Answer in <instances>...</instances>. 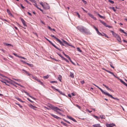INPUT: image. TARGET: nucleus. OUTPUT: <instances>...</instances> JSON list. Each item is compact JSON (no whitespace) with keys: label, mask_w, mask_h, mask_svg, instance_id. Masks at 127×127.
<instances>
[{"label":"nucleus","mask_w":127,"mask_h":127,"mask_svg":"<svg viewBox=\"0 0 127 127\" xmlns=\"http://www.w3.org/2000/svg\"><path fill=\"white\" fill-rule=\"evenodd\" d=\"M76 28L79 31L82 33H84L88 35H91L92 34L88 29L82 26H79L76 27Z\"/></svg>","instance_id":"1"},{"label":"nucleus","mask_w":127,"mask_h":127,"mask_svg":"<svg viewBox=\"0 0 127 127\" xmlns=\"http://www.w3.org/2000/svg\"><path fill=\"white\" fill-rule=\"evenodd\" d=\"M98 89L100 90V91L102 92V93L104 95H108V96L110 97L111 98H112L114 99H117V98H116L113 97L111 95L109 94L107 92H104L103 90L102 89H101L100 88H99Z\"/></svg>","instance_id":"2"},{"label":"nucleus","mask_w":127,"mask_h":127,"mask_svg":"<svg viewBox=\"0 0 127 127\" xmlns=\"http://www.w3.org/2000/svg\"><path fill=\"white\" fill-rule=\"evenodd\" d=\"M98 89L100 90V91L102 92V93L104 95H108V96L110 97L111 98H112L114 99H117V98H116L113 97L111 95L109 94L107 92H104L103 90L102 89H101L100 88H99Z\"/></svg>","instance_id":"3"},{"label":"nucleus","mask_w":127,"mask_h":127,"mask_svg":"<svg viewBox=\"0 0 127 127\" xmlns=\"http://www.w3.org/2000/svg\"><path fill=\"white\" fill-rule=\"evenodd\" d=\"M49 107L53 110H54V111L56 112L57 113L59 112V111H61V110L58 108L55 107L52 105H50Z\"/></svg>","instance_id":"4"},{"label":"nucleus","mask_w":127,"mask_h":127,"mask_svg":"<svg viewBox=\"0 0 127 127\" xmlns=\"http://www.w3.org/2000/svg\"><path fill=\"white\" fill-rule=\"evenodd\" d=\"M45 38L47 41H48L51 44H52V46H54V47H55V48H56V49L60 51H62V50H61V49L59 48H58L52 42L50 41L48 39H47L45 37Z\"/></svg>","instance_id":"5"},{"label":"nucleus","mask_w":127,"mask_h":127,"mask_svg":"<svg viewBox=\"0 0 127 127\" xmlns=\"http://www.w3.org/2000/svg\"><path fill=\"white\" fill-rule=\"evenodd\" d=\"M51 36L52 37H54L55 38L56 40L57 41L60 43V44L61 45H62L63 46H65V45L63 44V43L62 42L61 40H60L58 38H56L55 37L54 35H51Z\"/></svg>","instance_id":"6"},{"label":"nucleus","mask_w":127,"mask_h":127,"mask_svg":"<svg viewBox=\"0 0 127 127\" xmlns=\"http://www.w3.org/2000/svg\"><path fill=\"white\" fill-rule=\"evenodd\" d=\"M51 87L52 89H54L55 90H56L57 91H58L60 93V94H61L62 95H65V94L64 93L62 92L61 91H60L58 89H57L56 88H55V87H54V86H51Z\"/></svg>","instance_id":"7"},{"label":"nucleus","mask_w":127,"mask_h":127,"mask_svg":"<svg viewBox=\"0 0 127 127\" xmlns=\"http://www.w3.org/2000/svg\"><path fill=\"white\" fill-rule=\"evenodd\" d=\"M10 81H7L8 83H10V84H12L13 86L16 87H17V86L16 85H15L14 84H16V83H17L13 81L12 80H11L10 79Z\"/></svg>","instance_id":"8"},{"label":"nucleus","mask_w":127,"mask_h":127,"mask_svg":"<svg viewBox=\"0 0 127 127\" xmlns=\"http://www.w3.org/2000/svg\"><path fill=\"white\" fill-rule=\"evenodd\" d=\"M110 32H112V35H113L114 36L116 37V38H117V39L118 41H119V40L118 39V38L119 37V35H118L115 33L113 31H110Z\"/></svg>","instance_id":"9"},{"label":"nucleus","mask_w":127,"mask_h":127,"mask_svg":"<svg viewBox=\"0 0 127 127\" xmlns=\"http://www.w3.org/2000/svg\"><path fill=\"white\" fill-rule=\"evenodd\" d=\"M92 26L95 29V30H96V31L97 32V34H98L99 35H102V34H101V33H100V32H99V31L97 28H96L93 25V26Z\"/></svg>","instance_id":"10"},{"label":"nucleus","mask_w":127,"mask_h":127,"mask_svg":"<svg viewBox=\"0 0 127 127\" xmlns=\"http://www.w3.org/2000/svg\"><path fill=\"white\" fill-rule=\"evenodd\" d=\"M115 126V124L113 123L110 124H106V126L107 127H113V126Z\"/></svg>","instance_id":"11"},{"label":"nucleus","mask_w":127,"mask_h":127,"mask_svg":"<svg viewBox=\"0 0 127 127\" xmlns=\"http://www.w3.org/2000/svg\"><path fill=\"white\" fill-rule=\"evenodd\" d=\"M67 117L68 119L72 120L74 122H77V121L75 119H74L72 117H71L68 116H67Z\"/></svg>","instance_id":"12"},{"label":"nucleus","mask_w":127,"mask_h":127,"mask_svg":"<svg viewBox=\"0 0 127 127\" xmlns=\"http://www.w3.org/2000/svg\"><path fill=\"white\" fill-rule=\"evenodd\" d=\"M22 70V71H24L25 73L27 74L29 76H32L34 78V77L32 74H30L27 71L24 69H23Z\"/></svg>","instance_id":"13"},{"label":"nucleus","mask_w":127,"mask_h":127,"mask_svg":"<svg viewBox=\"0 0 127 127\" xmlns=\"http://www.w3.org/2000/svg\"><path fill=\"white\" fill-rule=\"evenodd\" d=\"M120 32L125 34V35L127 36V32H125L124 30L121 29H120Z\"/></svg>","instance_id":"14"},{"label":"nucleus","mask_w":127,"mask_h":127,"mask_svg":"<svg viewBox=\"0 0 127 127\" xmlns=\"http://www.w3.org/2000/svg\"><path fill=\"white\" fill-rule=\"evenodd\" d=\"M21 21L23 24L24 26H26L27 25H26L25 21L21 17H20Z\"/></svg>","instance_id":"15"},{"label":"nucleus","mask_w":127,"mask_h":127,"mask_svg":"<svg viewBox=\"0 0 127 127\" xmlns=\"http://www.w3.org/2000/svg\"><path fill=\"white\" fill-rule=\"evenodd\" d=\"M29 106L32 108L34 110H35V108H36V107L35 106L32 105V104H30L28 105Z\"/></svg>","instance_id":"16"},{"label":"nucleus","mask_w":127,"mask_h":127,"mask_svg":"<svg viewBox=\"0 0 127 127\" xmlns=\"http://www.w3.org/2000/svg\"><path fill=\"white\" fill-rule=\"evenodd\" d=\"M35 79L38 82H39L40 84L42 86L44 85V84L43 82H41L40 80H39V79L37 78H35Z\"/></svg>","instance_id":"17"},{"label":"nucleus","mask_w":127,"mask_h":127,"mask_svg":"<svg viewBox=\"0 0 127 127\" xmlns=\"http://www.w3.org/2000/svg\"><path fill=\"white\" fill-rule=\"evenodd\" d=\"M50 114L52 117L57 119H60V118L59 117H58L57 116H56L55 115L53 114Z\"/></svg>","instance_id":"18"},{"label":"nucleus","mask_w":127,"mask_h":127,"mask_svg":"<svg viewBox=\"0 0 127 127\" xmlns=\"http://www.w3.org/2000/svg\"><path fill=\"white\" fill-rule=\"evenodd\" d=\"M93 126L94 127H101L100 124H99L94 125Z\"/></svg>","instance_id":"19"},{"label":"nucleus","mask_w":127,"mask_h":127,"mask_svg":"<svg viewBox=\"0 0 127 127\" xmlns=\"http://www.w3.org/2000/svg\"><path fill=\"white\" fill-rule=\"evenodd\" d=\"M33 0V1H31L32 2L34 3V4H33L34 5V6H35L37 8V7H38V6H37V4L36 3V1L34 0Z\"/></svg>","instance_id":"20"},{"label":"nucleus","mask_w":127,"mask_h":127,"mask_svg":"<svg viewBox=\"0 0 127 127\" xmlns=\"http://www.w3.org/2000/svg\"><path fill=\"white\" fill-rule=\"evenodd\" d=\"M5 81H6V82L3 81H1L2 82L5 83L6 85L7 86H9V84H10V83H8V82L7 81V80H5Z\"/></svg>","instance_id":"21"},{"label":"nucleus","mask_w":127,"mask_h":127,"mask_svg":"<svg viewBox=\"0 0 127 127\" xmlns=\"http://www.w3.org/2000/svg\"><path fill=\"white\" fill-rule=\"evenodd\" d=\"M4 44L6 45V46H13V45H11V44H9V43H4Z\"/></svg>","instance_id":"22"},{"label":"nucleus","mask_w":127,"mask_h":127,"mask_svg":"<svg viewBox=\"0 0 127 127\" xmlns=\"http://www.w3.org/2000/svg\"><path fill=\"white\" fill-rule=\"evenodd\" d=\"M99 21L101 23H102V24L104 26H105V25H106V23H105L103 21H102L101 20H99Z\"/></svg>","instance_id":"23"},{"label":"nucleus","mask_w":127,"mask_h":127,"mask_svg":"<svg viewBox=\"0 0 127 127\" xmlns=\"http://www.w3.org/2000/svg\"><path fill=\"white\" fill-rule=\"evenodd\" d=\"M70 76L72 78H73L74 77V74L72 72H70Z\"/></svg>","instance_id":"24"},{"label":"nucleus","mask_w":127,"mask_h":127,"mask_svg":"<svg viewBox=\"0 0 127 127\" xmlns=\"http://www.w3.org/2000/svg\"><path fill=\"white\" fill-rule=\"evenodd\" d=\"M62 40L63 42V43H65L66 44V45H70L69 43L67 42L66 41H65L64 40H63V39H62Z\"/></svg>","instance_id":"25"},{"label":"nucleus","mask_w":127,"mask_h":127,"mask_svg":"<svg viewBox=\"0 0 127 127\" xmlns=\"http://www.w3.org/2000/svg\"><path fill=\"white\" fill-rule=\"evenodd\" d=\"M45 7H43V8L45 9H49L50 7L49 6H44Z\"/></svg>","instance_id":"26"},{"label":"nucleus","mask_w":127,"mask_h":127,"mask_svg":"<svg viewBox=\"0 0 127 127\" xmlns=\"http://www.w3.org/2000/svg\"><path fill=\"white\" fill-rule=\"evenodd\" d=\"M62 78V76L61 75H59L58 78V79H59V80L60 82L61 81Z\"/></svg>","instance_id":"27"},{"label":"nucleus","mask_w":127,"mask_h":127,"mask_svg":"<svg viewBox=\"0 0 127 127\" xmlns=\"http://www.w3.org/2000/svg\"><path fill=\"white\" fill-rule=\"evenodd\" d=\"M7 13H8L9 14V15H11V16H12V14L10 12V11L9 10L7 9Z\"/></svg>","instance_id":"28"},{"label":"nucleus","mask_w":127,"mask_h":127,"mask_svg":"<svg viewBox=\"0 0 127 127\" xmlns=\"http://www.w3.org/2000/svg\"><path fill=\"white\" fill-rule=\"evenodd\" d=\"M18 58H19L22 59H23L24 60H27V59L26 58L24 57L21 56H18Z\"/></svg>","instance_id":"29"},{"label":"nucleus","mask_w":127,"mask_h":127,"mask_svg":"<svg viewBox=\"0 0 127 127\" xmlns=\"http://www.w3.org/2000/svg\"><path fill=\"white\" fill-rule=\"evenodd\" d=\"M49 75H48L47 76H43V78L44 79H47L49 78Z\"/></svg>","instance_id":"30"},{"label":"nucleus","mask_w":127,"mask_h":127,"mask_svg":"<svg viewBox=\"0 0 127 127\" xmlns=\"http://www.w3.org/2000/svg\"><path fill=\"white\" fill-rule=\"evenodd\" d=\"M110 8L111 9H113V11L114 12H115L116 11V9H115V8L114 7H110Z\"/></svg>","instance_id":"31"},{"label":"nucleus","mask_w":127,"mask_h":127,"mask_svg":"<svg viewBox=\"0 0 127 127\" xmlns=\"http://www.w3.org/2000/svg\"><path fill=\"white\" fill-rule=\"evenodd\" d=\"M29 66L31 67H33V65L32 64H29L28 63H27V64Z\"/></svg>","instance_id":"32"},{"label":"nucleus","mask_w":127,"mask_h":127,"mask_svg":"<svg viewBox=\"0 0 127 127\" xmlns=\"http://www.w3.org/2000/svg\"><path fill=\"white\" fill-rule=\"evenodd\" d=\"M100 118L101 119H105V116H104L103 115H101L100 116Z\"/></svg>","instance_id":"33"},{"label":"nucleus","mask_w":127,"mask_h":127,"mask_svg":"<svg viewBox=\"0 0 127 127\" xmlns=\"http://www.w3.org/2000/svg\"><path fill=\"white\" fill-rule=\"evenodd\" d=\"M12 79L15 80V81H20V79H15V78H12Z\"/></svg>","instance_id":"34"},{"label":"nucleus","mask_w":127,"mask_h":127,"mask_svg":"<svg viewBox=\"0 0 127 127\" xmlns=\"http://www.w3.org/2000/svg\"><path fill=\"white\" fill-rule=\"evenodd\" d=\"M105 26L106 27H108L109 28H112V26L108 25H107V24H106V25H105Z\"/></svg>","instance_id":"35"},{"label":"nucleus","mask_w":127,"mask_h":127,"mask_svg":"<svg viewBox=\"0 0 127 127\" xmlns=\"http://www.w3.org/2000/svg\"><path fill=\"white\" fill-rule=\"evenodd\" d=\"M93 117L95 118V119H99V117L97 116H95V115H93Z\"/></svg>","instance_id":"36"},{"label":"nucleus","mask_w":127,"mask_h":127,"mask_svg":"<svg viewBox=\"0 0 127 127\" xmlns=\"http://www.w3.org/2000/svg\"><path fill=\"white\" fill-rule=\"evenodd\" d=\"M77 50L79 52H82V51L81 50L79 47H77Z\"/></svg>","instance_id":"37"},{"label":"nucleus","mask_w":127,"mask_h":127,"mask_svg":"<svg viewBox=\"0 0 127 127\" xmlns=\"http://www.w3.org/2000/svg\"><path fill=\"white\" fill-rule=\"evenodd\" d=\"M20 61L22 62L23 63H24V64H27V63L25 61H24L22 60H20Z\"/></svg>","instance_id":"38"},{"label":"nucleus","mask_w":127,"mask_h":127,"mask_svg":"<svg viewBox=\"0 0 127 127\" xmlns=\"http://www.w3.org/2000/svg\"><path fill=\"white\" fill-rule=\"evenodd\" d=\"M37 8L39 10H40L43 13H45L40 8L38 7H37Z\"/></svg>","instance_id":"39"},{"label":"nucleus","mask_w":127,"mask_h":127,"mask_svg":"<svg viewBox=\"0 0 127 127\" xmlns=\"http://www.w3.org/2000/svg\"><path fill=\"white\" fill-rule=\"evenodd\" d=\"M61 123L63 124V125H64V126H67V124H66V123H64V122H61Z\"/></svg>","instance_id":"40"},{"label":"nucleus","mask_w":127,"mask_h":127,"mask_svg":"<svg viewBox=\"0 0 127 127\" xmlns=\"http://www.w3.org/2000/svg\"><path fill=\"white\" fill-rule=\"evenodd\" d=\"M63 59L67 63H69V61L67 60V59L64 58Z\"/></svg>","instance_id":"41"},{"label":"nucleus","mask_w":127,"mask_h":127,"mask_svg":"<svg viewBox=\"0 0 127 127\" xmlns=\"http://www.w3.org/2000/svg\"><path fill=\"white\" fill-rule=\"evenodd\" d=\"M74 14H75V15H77L78 16H80L79 13L78 12H75Z\"/></svg>","instance_id":"42"},{"label":"nucleus","mask_w":127,"mask_h":127,"mask_svg":"<svg viewBox=\"0 0 127 127\" xmlns=\"http://www.w3.org/2000/svg\"><path fill=\"white\" fill-rule=\"evenodd\" d=\"M105 71H107V72H108L109 73L111 74H113V73L111 72L110 71H109V70H105Z\"/></svg>","instance_id":"43"},{"label":"nucleus","mask_w":127,"mask_h":127,"mask_svg":"<svg viewBox=\"0 0 127 127\" xmlns=\"http://www.w3.org/2000/svg\"><path fill=\"white\" fill-rule=\"evenodd\" d=\"M65 56L67 58H68V59H70V57H69V56L65 54Z\"/></svg>","instance_id":"44"},{"label":"nucleus","mask_w":127,"mask_h":127,"mask_svg":"<svg viewBox=\"0 0 127 127\" xmlns=\"http://www.w3.org/2000/svg\"><path fill=\"white\" fill-rule=\"evenodd\" d=\"M120 81L121 82V83L124 85H125L126 84V83L125 82L121 80H120Z\"/></svg>","instance_id":"45"},{"label":"nucleus","mask_w":127,"mask_h":127,"mask_svg":"<svg viewBox=\"0 0 127 127\" xmlns=\"http://www.w3.org/2000/svg\"><path fill=\"white\" fill-rule=\"evenodd\" d=\"M16 84L17 85H19V86H20L21 87H24V86H22V85H21V84H18V83H16Z\"/></svg>","instance_id":"46"},{"label":"nucleus","mask_w":127,"mask_h":127,"mask_svg":"<svg viewBox=\"0 0 127 127\" xmlns=\"http://www.w3.org/2000/svg\"><path fill=\"white\" fill-rule=\"evenodd\" d=\"M15 98L16 99H17L18 100H19V101H20L21 100V99L18 97H15Z\"/></svg>","instance_id":"47"},{"label":"nucleus","mask_w":127,"mask_h":127,"mask_svg":"<svg viewBox=\"0 0 127 127\" xmlns=\"http://www.w3.org/2000/svg\"><path fill=\"white\" fill-rule=\"evenodd\" d=\"M69 60H70V62L72 63L74 65H75V64L71 60V59H69Z\"/></svg>","instance_id":"48"},{"label":"nucleus","mask_w":127,"mask_h":127,"mask_svg":"<svg viewBox=\"0 0 127 127\" xmlns=\"http://www.w3.org/2000/svg\"><path fill=\"white\" fill-rule=\"evenodd\" d=\"M109 1L112 4H113L114 3V1H112L111 0H109Z\"/></svg>","instance_id":"49"},{"label":"nucleus","mask_w":127,"mask_h":127,"mask_svg":"<svg viewBox=\"0 0 127 127\" xmlns=\"http://www.w3.org/2000/svg\"><path fill=\"white\" fill-rule=\"evenodd\" d=\"M110 66L111 67H112V68H114V67L113 66L112 64L111 63H110Z\"/></svg>","instance_id":"50"},{"label":"nucleus","mask_w":127,"mask_h":127,"mask_svg":"<svg viewBox=\"0 0 127 127\" xmlns=\"http://www.w3.org/2000/svg\"><path fill=\"white\" fill-rule=\"evenodd\" d=\"M91 17L94 20H96V18L95 16H91Z\"/></svg>","instance_id":"51"},{"label":"nucleus","mask_w":127,"mask_h":127,"mask_svg":"<svg viewBox=\"0 0 127 127\" xmlns=\"http://www.w3.org/2000/svg\"><path fill=\"white\" fill-rule=\"evenodd\" d=\"M58 55L62 58L63 59L64 57L62 55L60 54H58Z\"/></svg>","instance_id":"52"},{"label":"nucleus","mask_w":127,"mask_h":127,"mask_svg":"<svg viewBox=\"0 0 127 127\" xmlns=\"http://www.w3.org/2000/svg\"><path fill=\"white\" fill-rule=\"evenodd\" d=\"M64 120L65 121V122H67V123H68V124H70V123L69 122V121H67V120H65V119H64Z\"/></svg>","instance_id":"53"},{"label":"nucleus","mask_w":127,"mask_h":127,"mask_svg":"<svg viewBox=\"0 0 127 127\" xmlns=\"http://www.w3.org/2000/svg\"><path fill=\"white\" fill-rule=\"evenodd\" d=\"M27 99H28V100L29 101H30L32 103H33V102L32 101V100H31L29 98H27Z\"/></svg>","instance_id":"54"},{"label":"nucleus","mask_w":127,"mask_h":127,"mask_svg":"<svg viewBox=\"0 0 127 127\" xmlns=\"http://www.w3.org/2000/svg\"><path fill=\"white\" fill-rule=\"evenodd\" d=\"M85 4H86L87 3V1H85L84 0H81Z\"/></svg>","instance_id":"55"},{"label":"nucleus","mask_w":127,"mask_h":127,"mask_svg":"<svg viewBox=\"0 0 127 127\" xmlns=\"http://www.w3.org/2000/svg\"><path fill=\"white\" fill-rule=\"evenodd\" d=\"M24 92L29 96V95H30L26 91H24Z\"/></svg>","instance_id":"56"},{"label":"nucleus","mask_w":127,"mask_h":127,"mask_svg":"<svg viewBox=\"0 0 127 127\" xmlns=\"http://www.w3.org/2000/svg\"><path fill=\"white\" fill-rule=\"evenodd\" d=\"M50 82L52 83H57V82L56 81H51Z\"/></svg>","instance_id":"57"},{"label":"nucleus","mask_w":127,"mask_h":127,"mask_svg":"<svg viewBox=\"0 0 127 127\" xmlns=\"http://www.w3.org/2000/svg\"><path fill=\"white\" fill-rule=\"evenodd\" d=\"M48 29H49L50 30H51V31L52 30V29L51 27H50L49 26H48Z\"/></svg>","instance_id":"58"},{"label":"nucleus","mask_w":127,"mask_h":127,"mask_svg":"<svg viewBox=\"0 0 127 127\" xmlns=\"http://www.w3.org/2000/svg\"><path fill=\"white\" fill-rule=\"evenodd\" d=\"M76 106L79 109H80L81 108V107L78 105H76Z\"/></svg>","instance_id":"59"},{"label":"nucleus","mask_w":127,"mask_h":127,"mask_svg":"<svg viewBox=\"0 0 127 127\" xmlns=\"http://www.w3.org/2000/svg\"><path fill=\"white\" fill-rule=\"evenodd\" d=\"M40 5H41L43 7H45L43 5V4L42 2H40Z\"/></svg>","instance_id":"60"},{"label":"nucleus","mask_w":127,"mask_h":127,"mask_svg":"<svg viewBox=\"0 0 127 127\" xmlns=\"http://www.w3.org/2000/svg\"><path fill=\"white\" fill-rule=\"evenodd\" d=\"M29 97H31V98H32V99H35V98L34 97H33L32 96L30 95H29Z\"/></svg>","instance_id":"61"},{"label":"nucleus","mask_w":127,"mask_h":127,"mask_svg":"<svg viewBox=\"0 0 127 127\" xmlns=\"http://www.w3.org/2000/svg\"><path fill=\"white\" fill-rule=\"evenodd\" d=\"M81 83L82 84H83L85 83V82L84 80H82L81 81Z\"/></svg>","instance_id":"62"},{"label":"nucleus","mask_w":127,"mask_h":127,"mask_svg":"<svg viewBox=\"0 0 127 127\" xmlns=\"http://www.w3.org/2000/svg\"><path fill=\"white\" fill-rule=\"evenodd\" d=\"M21 5L22 8L24 9L25 8V7L22 4H21Z\"/></svg>","instance_id":"63"},{"label":"nucleus","mask_w":127,"mask_h":127,"mask_svg":"<svg viewBox=\"0 0 127 127\" xmlns=\"http://www.w3.org/2000/svg\"><path fill=\"white\" fill-rule=\"evenodd\" d=\"M71 94L72 95V96H75V95L74 93H71Z\"/></svg>","instance_id":"64"}]
</instances>
